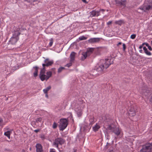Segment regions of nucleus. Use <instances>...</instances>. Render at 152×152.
Wrapping results in <instances>:
<instances>
[{
    "label": "nucleus",
    "mask_w": 152,
    "mask_h": 152,
    "mask_svg": "<svg viewBox=\"0 0 152 152\" xmlns=\"http://www.w3.org/2000/svg\"><path fill=\"white\" fill-rule=\"evenodd\" d=\"M100 41V38H94L90 39L88 40L89 43L92 44L99 42Z\"/></svg>",
    "instance_id": "obj_13"
},
{
    "label": "nucleus",
    "mask_w": 152,
    "mask_h": 152,
    "mask_svg": "<svg viewBox=\"0 0 152 152\" xmlns=\"http://www.w3.org/2000/svg\"><path fill=\"white\" fill-rule=\"evenodd\" d=\"M107 128L108 129L111 130V132L114 133L117 136L119 135L121 133V130L119 129L118 127L115 126L113 124L108 125Z\"/></svg>",
    "instance_id": "obj_5"
},
{
    "label": "nucleus",
    "mask_w": 152,
    "mask_h": 152,
    "mask_svg": "<svg viewBox=\"0 0 152 152\" xmlns=\"http://www.w3.org/2000/svg\"><path fill=\"white\" fill-rule=\"evenodd\" d=\"M129 115L131 116H134L136 114V111L134 108V106H132L128 112Z\"/></svg>",
    "instance_id": "obj_11"
},
{
    "label": "nucleus",
    "mask_w": 152,
    "mask_h": 152,
    "mask_svg": "<svg viewBox=\"0 0 152 152\" xmlns=\"http://www.w3.org/2000/svg\"><path fill=\"white\" fill-rule=\"evenodd\" d=\"M148 49L151 51V50H152V48H151V47L150 46H149L148 47Z\"/></svg>",
    "instance_id": "obj_39"
},
{
    "label": "nucleus",
    "mask_w": 152,
    "mask_h": 152,
    "mask_svg": "<svg viewBox=\"0 0 152 152\" xmlns=\"http://www.w3.org/2000/svg\"><path fill=\"white\" fill-rule=\"evenodd\" d=\"M39 129L35 130H34V132L36 133H37L39 132Z\"/></svg>",
    "instance_id": "obj_41"
},
{
    "label": "nucleus",
    "mask_w": 152,
    "mask_h": 152,
    "mask_svg": "<svg viewBox=\"0 0 152 152\" xmlns=\"http://www.w3.org/2000/svg\"><path fill=\"white\" fill-rule=\"evenodd\" d=\"M112 23V21H109L107 23V24L108 25H110Z\"/></svg>",
    "instance_id": "obj_38"
},
{
    "label": "nucleus",
    "mask_w": 152,
    "mask_h": 152,
    "mask_svg": "<svg viewBox=\"0 0 152 152\" xmlns=\"http://www.w3.org/2000/svg\"><path fill=\"white\" fill-rule=\"evenodd\" d=\"M144 52L147 55L151 56V53L149 51L148 49L146 50Z\"/></svg>",
    "instance_id": "obj_26"
},
{
    "label": "nucleus",
    "mask_w": 152,
    "mask_h": 152,
    "mask_svg": "<svg viewBox=\"0 0 152 152\" xmlns=\"http://www.w3.org/2000/svg\"><path fill=\"white\" fill-rule=\"evenodd\" d=\"M57 127V124L56 122H54L53 125V129H56Z\"/></svg>",
    "instance_id": "obj_29"
},
{
    "label": "nucleus",
    "mask_w": 152,
    "mask_h": 152,
    "mask_svg": "<svg viewBox=\"0 0 152 152\" xmlns=\"http://www.w3.org/2000/svg\"><path fill=\"white\" fill-rule=\"evenodd\" d=\"M58 126L60 131H63L67 127L68 125V121L66 118H61L58 122Z\"/></svg>",
    "instance_id": "obj_4"
},
{
    "label": "nucleus",
    "mask_w": 152,
    "mask_h": 152,
    "mask_svg": "<svg viewBox=\"0 0 152 152\" xmlns=\"http://www.w3.org/2000/svg\"><path fill=\"white\" fill-rule=\"evenodd\" d=\"M42 120V118H37L36 119V122L38 123L39 122H41Z\"/></svg>",
    "instance_id": "obj_27"
},
{
    "label": "nucleus",
    "mask_w": 152,
    "mask_h": 152,
    "mask_svg": "<svg viewBox=\"0 0 152 152\" xmlns=\"http://www.w3.org/2000/svg\"><path fill=\"white\" fill-rule=\"evenodd\" d=\"M77 114L78 117H80L82 115V111L81 110H79L77 111Z\"/></svg>",
    "instance_id": "obj_28"
},
{
    "label": "nucleus",
    "mask_w": 152,
    "mask_h": 152,
    "mask_svg": "<svg viewBox=\"0 0 152 152\" xmlns=\"http://www.w3.org/2000/svg\"><path fill=\"white\" fill-rule=\"evenodd\" d=\"M122 42H119L117 45L118 46H119V45H121L122 44Z\"/></svg>",
    "instance_id": "obj_43"
},
{
    "label": "nucleus",
    "mask_w": 152,
    "mask_h": 152,
    "mask_svg": "<svg viewBox=\"0 0 152 152\" xmlns=\"http://www.w3.org/2000/svg\"><path fill=\"white\" fill-rule=\"evenodd\" d=\"M100 128V126H99L98 124H96V125L93 127V129L94 131L96 132Z\"/></svg>",
    "instance_id": "obj_20"
},
{
    "label": "nucleus",
    "mask_w": 152,
    "mask_h": 152,
    "mask_svg": "<svg viewBox=\"0 0 152 152\" xmlns=\"http://www.w3.org/2000/svg\"><path fill=\"white\" fill-rule=\"evenodd\" d=\"M50 152H56L55 150L54 149H50Z\"/></svg>",
    "instance_id": "obj_36"
},
{
    "label": "nucleus",
    "mask_w": 152,
    "mask_h": 152,
    "mask_svg": "<svg viewBox=\"0 0 152 152\" xmlns=\"http://www.w3.org/2000/svg\"><path fill=\"white\" fill-rule=\"evenodd\" d=\"M45 64H43L42 66V68L41 69L40 73L39 74V77L42 81L45 80L44 77L45 76V75L46 70L45 69V66L48 67L51 66L53 63V60L49 61L48 58L44 60Z\"/></svg>",
    "instance_id": "obj_1"
},
{
    "label": "nucleus",
    "mask_w": 152,
    "mask_h": 152,
    "mask_svg": "<svg viewBox=\"0 0 152 152\" xmlns=\"http://www.w3.org/2000/svg\"><path fill=\"white\" fill-rule=\"evenodd\" d=\"M82 1L84 2V3H86V0H82Z\"/></svg>",
    "instance_id": "obj_46"
},
{
    "label": "nucleus",
    "mask_w": 152,
    "mask_h": 152,
    "mask_svg": "<svg viewBox=\"0 0 152 152\" xmlns=\"http://www.w3.org/2000/svg\"><path fill=\"white\" fill-rule=\"evenodd\" d=\"M145 43V45H146V46L147 47H148L149 45V44L148 43Z\"/></svg>",
    "instance_id": "obj_40"
},
{
    "label": "nucleus",
    "mask_w": 152,
    "mask_h": 152,
    "mask_svg": "<svg viewBox=\"0 0 152 152\" xmlns=\"http://www.w3.org/2000/svg\"><path fill=\"white\" fill-rule=\"evenodd\" d=\"M25 151L24 150L23 151V152H25Z\"/></svg>",
    "instance_id": "obj_48"
},
{
    "label": "nucleus",
    "mask_w": 152,
    "mask_h": 152,
    "mask_svg": "<svg viewBox=\"0 0 152 152\" xmlns=\"http://www.w3.org/2000/svg\"><path fill=\"white\" fill-rule=\"evenodd\" d=\"M139 52L140 53H142V50H140Z\"/></svg>",
    "instance_id": "obj_45"
},
{
    "label": "nucleus",
    "mask_w": 152,
    "mask_h": 152,
    "mask_svg": "<svg viewBox=\"0 0 152 152\" xmlns=\"http://www.w3.org/2000/svg\"><path fill=\"white\" fill-rule=\"evenodd\" d=\"M151 100L152 101V97H151Z\"/></svg>",
    "instance_id": "obj_49"
},
{
    "label": "nucleus",
    "mask_w": 152,
    "mask_h": 152,
    "mask_svg": "<svg viewBox=\"0 0 152 152\" xmlns=\"http://www.w3.org/2000/svg\"><path fill=\"white\" fill-rule=\"evenodd\" d=\"M36 147L37 152H42V146L41 144L39 143L37 144Z\"/></svg>",
    "instance_id": "obj_14"
},
{
    "label": "nucleus",
    "mask_w": 152,
    "mask_h": 152,
    "mask_svg": "<svg viewBox=\"0 0 152 152\" xmlns=\"http://www.w3.org/2000/svg\"><path fill=\"white\" fill-rule=\"evenodd\" d=\"M65 68L64 67H61L59 68L58 69V73H61L63 70H64Z\"/></svg>",
    "instance_id": "obj_24"
},
{
    "label": "nucleus",
    "mask_w": 152,
    "mask_h": 152,
    "mask_svg": "<svg viewBox=\"0 0 152 152\" xmlns=\"http://www.w3.org/2000/svg\"><path fill=\"white\" fill-rule=\"evenodd\" d=\"M105 10L104 9H101L99 11H96L95 10H92V11L90 12V16L91 17H93L95 16H98L100 15V12L102 11L103 13Z\"/></svg>",
    "instance_id": "obj_9"
},
{
    "label": "nucleus",
    "mask_w": 152,
    "mask_h": 152,
    "mask_svg": "<svg viewBox=\"0 0 152 152\" xmlns=\"http://www.w3.org/2000/svg\"><path fill=\"white\" fill-rule=\"evenodd\" d=\"M46 74L47 75H45V76L44 77V78L45 79V80L47 81L52 76V73L51 71H50L47 72Z\"/></svg>",
    "instance_id": "obj_16"
},
{
    "label": "nucleus",
    "mask_w": 152,
    "mask_h": 152,
    "mask_svg": "<svg viewBox=\"0 0 152 152\" xmlns=\"http://www.w3.org/2000/svg\"><path fill=\"white\" fill-rule=\"evenodd\" d=\"M144 45H145V43H143L139 47V48L141 49L142 48L143 46Z\"/></svg>",
    "instance_id": "obj_37"
},
{
    "label": "nucleus",
    "mask_w": 152,
    "mask_h": 152,
    "mask_svg": "<svg viewBox=\"0 0 152 152\" xmlns=\"http://www.w3.org/2000/svg\"><path fill=\"white\" fill-rule=\"evenodd\" d=\"M71 62H71L70 63H69V64H66V65L65 66L68 67H69V66H71L72 65V63Z\"/></svg>",
    "instance_id": "obj_33"
},
{
    "label": "nucleus",
    "mask_w": 152,
    "mask_h": 152,
    "mask_svg": "<svg viewBox=\"0 0 152 152\" xmlns=\"http://www.w3.org/2000/svg\"><path fill=\"white\" fill-rule=\"evenodd\" d=\"M141 1H142V0H140Z\"/></svg>",
    "instance_id": "obj_50"
},
{
    "label": "nucleus",
    "mask_w": 152,
    "mask_h": 152,
    "mask_svg": "<svg viewBox=\"0 0 152 152\" xmlns=\"http://www.w3.org/2000/svg\"><path fill=\"white\" fill-rule=\"evenodd\" d=\"M82 55V56L80 58L81 60H83L85 59L88 55L86 52H83Z\"/></svg>",
    "instance_id": "obj_17"
},
{
    "label": "nucleus",
    "mask_w": 152,
    "mask_h": 152,
    "mask_svg": "<svg viewBox=\"0 0 152 152\" xmlns=\"http://www.w3.org/2000/svg\"><path fill=\"white\" fill-rule=\"evenodd\" d=\"M87 39V37H85L83 36L79 37V39L80 40H85Z\"/></svg>",
    "instance_id": "obj_25"
},
{
    "label": "nucleus",
    "mask_w": 152,
    "mask_h": 152,
    "mask_svg": "<svg viewBox=\"0 0 152 152\" xmlns=\"http://www.w3.org/2000/svg\"><path fill=\"white\" fill-rule=\"evenodd\" d=\"M104 152H114L113 150V148L111 144L108 142L107 145L105 146L104 149Z\"/></svg>",
    "instance_id": "obj_10"
},
{
    "label": "nucleus",
    "mask_w": 152,
    "mask_h": 152,
    "mask_svg": "<svg viewBox=\"0 0 152 152\" xmlns=\"http://www.w3.org/2000/svg\"><path fill=\"white\" fill-rule=\"evenodd\" d=\"M53 39H50V42L49 44V45L51 47L52 46V44H53Z\"/></svg>",
    "instance_id": "obj_32"
},
{
    "label": "nucleus",
    "mask_w": 152,
    "mask_h": 152,
    "mask_svg": "<svg viewBox=\"0 0 152 152\" xmlns=\"http://www.w3.org/2000/svg\"><path fill=\"white\" fill-rule=\"evenodd\" d=\"M4 135L7 136L9 139H10V131H7L4 133Z\"/></svg>",
    "instance_id": "obj_23"
},
{
    "label": "nucleus",
    "mask_w": 152,
    "mask_h": 152,
    "mask_svg": "<svg viewBox=\"0 0 152 152\" xmlns=\"http://www.w3.org/2000/svg\"><path fill=\"white\" fill-rule=\"evenodd\" d=\"M3 120L1 118H0V126L2 125Z\"/></svg>",
    "instance_id": "obj_34"
},
{
    "label": "nucleus",
    "mask_w": 152,
    "mask_h": 152,
    "mask_svg": "<svg viewBox=\"0 0 152 152\" xmlns=\"http://www.w3.org/2000/svg\"><path fill=\"white\" fill-rule=\"evenodd\" d=\"M113 63V61H111L110 60L106 59L105 60L104 64L100 65L97 66L95 68V69L99 72L98 74H100L102 72L103 69L104 68L107 69L110 64Z\"/></svg>",
    "instance_id": "obj_2"
},
{
    "label": "nucleus",
    "mask_w": 152,
    "mask_h": 152,
    "mask_svg": "<svg viewBox=\"0 0 152 152\" xmlns=\"http://www.w3.org/2000/svg\"><path fill=\"white\" fill-rule=\"evenodd\" d=\"M20 33L18 31H16L13 34L12 37L9 41L12 44H15L19 39L18 36L20 35Z\"/></svg>",
    "instance_id": "obj_6"
},
{
    "label": "nucleus",
    "mask_w": 152,
    "mask_h": 152,
    "mask_svg": "<svg viewBox=\"0 0 152 152\" xmlns=\"http://www.w3.org/2000/svg\"><path fill=\"white\" fill-rule=\"evenodd\" d=\"M136 37V35L135 34H133L131 35L130 36V38L132 39H134Z\"/></svg>",
    "instance_id": "obj_30"
},
{
    "label": "nucleus",
    "mask_w": 152,
    "mask_h": 152,
    "mask_svg": "<svg viewBox=\"0 0 152 152\" xmlns=\"http://www.w3.org/2000/svg\"><path fill=\"white\" fill-rule=\"evenodd\" d=\"M116 4L119 6H122L125 7L126 4V1L123 0H115Z\"/></svg>",
    "instance_id": "obj_12"
},
{
    "label": "nucleus",
    "mask_w": 152,
    "mask_h": 152,
    "mask_svg": "<svg viewBox=\"0 0 152 152\" xmlns=\"http://www.w3.org/2000/svg\"><path fill=\"white\" fill-rule=\"evenodd\" d=\"M123 50L124 51H125L126 48V46L125 44H123Z\"/></svg>",
    "instance_id": "obj_35"
},
{
    "label": "nucleus",
    "mask_w": 152,
    "mask_h": 152,
    "mask_svg": "<svg viewBox=\"0 0 152 152\" xmlns=\"http://www.w3.org/2000/svg\"><path fill=\"white\" fill-rule=\"evenodd\" d=\"M143 49L145 51L146 50H147V49L146 48V47H143Z\"/></svg>",
    "instance_id": "obj_42"
},
{
    "label": "nucleus",
    "mask_w": 152,
    "mask_h": 152,
    "mask_svg": "<svg viewBox=\"0 0 152 152\" xmlns=\"http://www.w3.org/2000/svg\"><path fill=\"white\" fill-rule=\"evenodd\" d=\"M152 144L148 143L142 146V149L140 150V152H147L151 151V149Z\"/></svg>",
    "instance_id": "obj_8"
},
{
    "label": "nucleus",
    "mask_w": 152,
    "mask_h": 152,
    "mask_svg": "<svg viewBox=\"0 0 152 152\" xmlns=\"http://www.w3.org/2000/svg\"><path fill=\"white\" fill-rule=\"evenodd\" d=\"M139 10H141L143 12H147L152 10V0L147 1L138 9L137 11Z\"/></svg>",
    "instance_id": "obj_3"
},
{
    "label": "nucleus",
    "mask_w": 152,
    "mask_h": 152,
    "mask_svg": "<svg viewBox=\"0 0 152 152\" xmlns=\"http://www.w3.org/2000/svg\"><path fill=\"white\" fill-rule=\"evenodd\" d=\"M76 53L74 52H72L70 54V61L73 62L75 59Z\"/></svg>",
    "instance_id": "obj_15"
},
{
    "label": "nucleus",
    "mask_w": 152,
    "mask_h": 152,
    "mask_svg": "<svg viewBox=\"0 0 152 152\" xmlns=\"http://www.w3.org/2000/svg\"><path fill=\"white\" fill-rule=\"evenodd\" d=\"M51 88V87L50 86H49L47 88H46L44 89L43 90V91H44V93L45 94L47 93V92L48 91H49Z\"/></svg>",
    "instance_id": "obj_22"
},
{
    "label": "nucleus",
    "mask_w": 152,
    "mask_h": 152,
    "mask_svg": "<svg viewBox=\"0 0 152 152\" xmlns=\"http://www.w3.org/2000/svg\"><path fill=\"white\" fill-rule=\"evenodd\" d=\"M45 96L47 97H48V95L47 94H46V95H45Z\"/></svg>",
    "instance_id": "obj_47"
},
{
    "label": "nucleus",
    "mask_w": 152,
    "mask_h": 152,
    "mask_svg": "<svg viewBox=\"0 0 152 152\" xmlns=\"http://www.w3.org/2000/svg\"><path fill=\"white\" fill-rule=\"evenodd\" d=\"M33 68L34 69V76L36 77L38 75V72L39 67L37 66H34Z\"/></svg>",
    "instance_id": "obj_18"
},
{
    "label": "nucleus",
    "mask_w": 152,
    "mask_h": 152,
    "mask_svg": "<svg viewBox=\"0 0 152 152\" xmlns=\"http://www.w3.org/2000/svg\"><path fill=\"white\" fill-rule=\"evenodd\" d=\"M65 140L61 137H58L56 138L53 143V145L56 148L59 149L58 145H62L64 143Z\"/></svg>",
    "instance_id": "obj_7"
},
{
    "label": "nucleus",
    "mask_w": 152,
    "mask_h": 152,
    "mask_svg": "<svg viewBox=\"0 0 152 152\" xmlns=\"http://www.w3.org/2000/svg\"><path fill=\"white\" fill-rule=\"evenodd\" d=\"M25 1H26L30 3H32V2H34L37 1V0H24Z\"/></svg>",
    "instance_id": "obj_31"
},
{
    "label": "nucleus",
    "mask_w": 152,
    "mask_h": 152,
    "mask_svg": "<svg viewBox=\"0 0 152 152\" xmlns=\"http://www.w3.org/2000/svg\"><path fill=\"white\" fill-rule=\"evenodd\" d=\"M55 69H56V68H54L51 69V70H52V71H55Z\"/></svg>",
    "instance_id": "obj_44"
},
{
    "label": "nucleus",
    "mask_w": 152,
    "mask_h": 152,
    "mask_svg": "<svg viewBox=\"0 0 152 152\" xmlns=\"http://www.w3.org/2000/svg\"><path fill=\"white\" fill-rule=\"evenodd\" d=\"M94 48H88L86 52L87 54L89 56L90 54L92 53Z\"/></svg>",
    "instance_id": "obj_19"
},
{
    "label": "nucleus",
    "mask_w": 152,
    "mask_h": 152,
    "mask_svg": "<svg viewBox=\"0 0 152 152\" xmlns=\"http://www.w3.org/2000/svg\"><path fill=\"white\" fill-rule=\"evenodd\" d=\"M115 23L116 24L121 26L124 23V21L122 20L116 21L115 22Z\"/></svg>",
    "instance_id": "obj_21"
}]
</instances>
